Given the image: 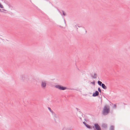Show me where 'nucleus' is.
I'll list each match as a JSON object with an SVG mask.
<instances>
[{"label":"nucleus","instance_id":"1","mask_svg":"<svg viewBox=\"0 0 130 130\" xmlns=\"http://www.w3.org/2000/svg\"><path fill=\"white\" fill-rule=\"evenodd\" d=\"M110 107L108 105L105 106L103 109L102 111V114L104 115L105 116L107 115L110 112Z\"/></svg>","mask_w":130,"mask_h":130},{"label":"nucleus","instance_id":"2","mask_svg":"<svg viewBox=\"0 0 130 130\" xmlns=\"http://www.w3.org/2000/svg\"><path fill=\"white\" fill-rule=\"evenodd\" d=\"M55 87L60 90H64L66 89H68L66 87H63L61 85H56Z\"/></svg>","mask_w":130,"mask_h":130},{"label":"nucleus","instance_id":"3","mask_svg":"<svg viewBox=\"0 0 130 130\" xmlns=\"http://www.w3.org/2000/svg\"><path fill=\"white\" fill-rule=\"evenodd\" d=\"M92 128L93 130H101V127L98 123H95L94 126H92Z\"/></svg>","mask_w":130,"mask_h":130},{"label":"nucleus","instance_id":"4","mask_svg":"<svg viewBox=\"0 0 130 130\" xmlns=\"http://www.w3.org/2000/svg\"><path fill=\"white\" fill-rule=\"evenodd\" d=\"M46 85V81H42L41 82V87L43 89L45 88Z\"/></svg>","mask_w":130,"mask_h":130},{"label":"nucleus","instance_id":"5","mask_svg":"<svg viewBox=\"0 0 130 130\" xmlns=\"http://www.w3.org/2000/svg\"><path fill=\"white\" fill-rule=\"evenodd\" d=\"M26 76L24 75H21L20 76V79L23 82H24L25 78Z\"/></svg>","mask_w":130,"mask_h":130},{"label":"nucleus","instance_id":"6","mask_svg":"<svg viewBox=\"0 0 130 130\" xmlns=\"http://www.w3.org/2000/svg\"><path fill=\"white\" fill-rule=\"evenodd\" d=\"M99 92L97 91H96L95 92L93 93L92 94V96L95 97L98 96L99 95Z\"/></svg>","mask_w":130,"mask_h":130},{"label":"nucleus","instance_id":"7","mask_svg":"<svg viewBox=\"0 0 130 130\" xmlns=\"http://www.w3.org/2000/svg\"><path fill=\"white\" fill-rule=\"evenodd\" d=\"M102 127L106 129L107 127V125L106 124H102Z\"/></svg>","mask_w":130,"mask_h":130},{"label":"nucleus","instance_id":"8","mask_svg":"<svg viewBox=\"0 0 130 130\" xmlns=\"http://www.w3.org/2000/svg\"><path fill=\"white\" fill-rule=\"evenodd\" d=\"M29 81V79L28 77L27 76H26L24 80V82H28Z\"/></svg>","mask_w":130,"mask_h":130},{"label":"nucleus","instance_id":"9","mask_svg":"<svg viewBox=\"0 0 130 130\" xmlns=\"http://www.w3.org/2000/svg\"><path fill=\"white\" fill-rule=\"evenodd\" d=\"M86 126L89 129H92L93 128L90 125L88 124H87V125H86Z\"/></svg>","mask_w":130,"mask_h":130},{"label":"nucleus","instance_id":"10","mask_svg":"<svg viewBox=\"0 0 130 130\" xmlns=\"http://www.w3.org/2000/svg\"><path fill=\"white\" fill-rule=\"evenodd\" d=\"M101 86L102 88L104 89H107V87L103 83L102 84Z\"/></svg>","mask_w":130,"mask_h":130},{"label":"nucleus","instance_id":"11","mask_svg":"<svg viewBox=\"0 0 130 130\" xmlns=\"http://www.w3.org/2000/svg\"><path fill=\"white\" fill-rule=\"evenodd\" d=\"M97 74L96 73H94V75L93 76V78L96 79L97 78Z\"/></svg>","mask_w":130,"mask_h":130},{"label":"nucleus","instance_id":"12","mask_svg":"<svg viewBox=\"0 0 130 130\" xmlns=\"http://www.w3.org/2000/svg\"><path fill=\"white\" fill-rule=\"evenodd\" d=\"M109 130H114V126L113 125L111 126L109 129Z\"/></svg>","mask_w":130,"mask_h":130},{"label":"nucleus","instance_id":"13","mask_svg":"<svg viewBox=\"0 0 130 130\" xmlns=\"http://www.w3.org/2000/svg\"><path fill=\"white\" fill-rule=\"evenodd\" d=\"M98 84L100 86H101V85H102V84H103V83H102V82L101 81H100L99 80L98 81Z\"/></svg>","mask_w":130,"mask_h":130},{"label":"nucleus","instance_id":"14","mask_svg":"<svg viewBox=\"0 0 130 130\" xmlns=\"http://www.w3.org/2000/svg\"><path fill=\"white\" fill-rule=\"evenodd\" d=\"M48 109L52 113V114H53V113H54V112L52 110H51V108L50 107H48Z\"/></svg>","mask_w":130,"mask_h":130},{"label":"nucleus","instance_id":"15","mask_svg":"<svg viewBox=\"0 0 130 130\" xmlns=\"http://www.w3.org/2000/svg\"><path fill=\"white\" fill-rule=\"evenodd\" d=\"M62 14L63 15L65 16L66 15V13L64 12V11H62Z\"/></svg>","mask_w":130,"mask_h":130},{"label":"nucleus","instance_id":"16","mask_svg":"<svg viewBox=\"0 0 130 130\" xmlns=\"http://www.w3.org/2000/svg\"><path fill=\"white\" fill-rule=\"evenodd\" d=\"M98 91L100 93L101 92V91L100 88L99 87L98 88Z\"/></svg>","mask_w":130,"mask_h":130},{"label":"nucleus","instance_id":"17","mask_svg":"<svg viewBox=\"0 0 130 130\" xmlns=\"http://www.w3.org/2000/svg\"><path fill=\"white\" fill-rule=\"evenodd\" d=\"M91 84H93L94 85H95V82L94 81L93 82H91Z\"/></svg>","mask_w":130,"mask_h":130},{"label":"nucleus","instance_id":"18","mask_svg":"<svg viewBox=\"0 0 130 130\" xmlns=\"http://www.w3.org/2000/svg\"><path fill=\"white\" fill-rule=\"evenodd\" d=\"M0 7L1 8H4L3 6L1 3H0Z\"/></svg>","mask_w":130,"mask_h":130},{"label":"nucleus","instance_id":"19","mask_svg":"<svg viewBox=\"0 0 130 130\" xmlns=\"http://www.w3.org/2000/svg\"><path fill=\"white\" fill-rule=\"evenodd\" d=\"M53 115H54L55 117L56 118L57 117L56 116V115L54 112V113H53Z\"/></svg>","mask_w":130,"mask_h":130},{"label":"nucleus","instance_id":"20","mask_svg":"<svg viewBox=\"0 0 130 130\" xmlns=\"http://www.w3.org/2000/svg\"><path fill=\"white\" fill-rule=\"evenodd\" d=\"M83 123L85 125V126H86V125H87V124L85 122H83Z\"/></svg>","mask_w":130,"mask_h":130},{"label":"nucleus","instance_id":"21","mask_svg":"<svg viewBox=\"0 0 130 130\" xmlns=\"http://www.w3.org/2000/svg\"><path fill=\"white\" fill-rule=\"evenodd\" d=\"M90 74L92 78H93V74L91 73H90Z\"/></svg>","mask_w":130,"mask_h":130},{"label":"nucleus","instance_id":"22","mask_svg":"<svg viewBox=\"0 0 130 130\" xmlns=\"http://www.w3.org/2000/svg\"><path fill=\"white\" fill-rule=\"evenodd\" d=\"M0 12H4L2 11L0 9Z\"/></svg>","mask_w":130,"mask_h":130},{"label":"nucleus","instance_id":"23","mask_svg":"<svg viewBox=\"0 0 130 130\" xmlns=\"http://www.w3.org/2000/svg\"><path fill=\"white\" fill-rule=\"evenodd\" d=\"M114 107H116V105H115L114 106Z\"/></svg>","mask_w":130,"mask_h":130},{"label":"nucleus","instance_id":"24","mask_svg":"<svg viewBox=\"0 0 130 130\" xmlns=\"http://www.w3.org/2000/svg\"><path fill=\"white\" fill-rule=\"evenodd\" d=\"M75 26L76 28L77 27V25H75Z\"/></svg>","mask_w":130,"mask_h":130},{"label":"nucleus","instance_id":"25","mask_svg":"<svg viewBox=\"0 0 130 130\" xmlns=\"http://www.w3.org/2000/svg\"><path fill=\"white\" fill-rule=\"evenodd\" d=\"M77 26H78V27H81V26H79L78 25H77Z\"/></svg>","mask_w":130,"mask_h":130},{"label":"nucleus","instance_id":"26","mask_svg":"<svg viewBox=\"0 0 130 130\" xmlns=\"http://www.w3.org/2000/svg\"><path fill=\"white\" fill-rule=\"evenodd\" d=\"M2 10L4 11H6V10H5L4 9H2Z\"/></svg>","mask_w":130,"mask_h":130},{"label":"nucleus","instance_id":"27","mask_svg":"<svg viewBox=\"0 0 130 130\" xmlns=\"http://www.w3.org/2000/svg\"><path fill=\"white\" fill-rule=\"evenodd\" d=\"M77 28V31H78V28Z\"/></svg>","mask_w":130,"mask_h":130},{"label":"nucleus","instance_id":"28","mask_svg":"<svg viewBox=\"0 0 130 130\" xmlns=\"http://www.w3.org/2000/svg\"><path fill=\"white\" fill-rule=\"evenodd\" d=\"M2 1H3L4 0H1Z\"/></svg>","mask_w":130,"mask_h":130},{"label":"nucleus","instance_id":"29","mask_svg":"<svg viewBox=\"0 0 130 130\" xmlns=\"http://www.w3.org/2000/svg\"><path fill=\"white\" fill-rule=\"evenodd\" d=\"M76 109H77V108H76Z\"/></svg>","mask_w":130,"mask_h":130}]
</instances>
